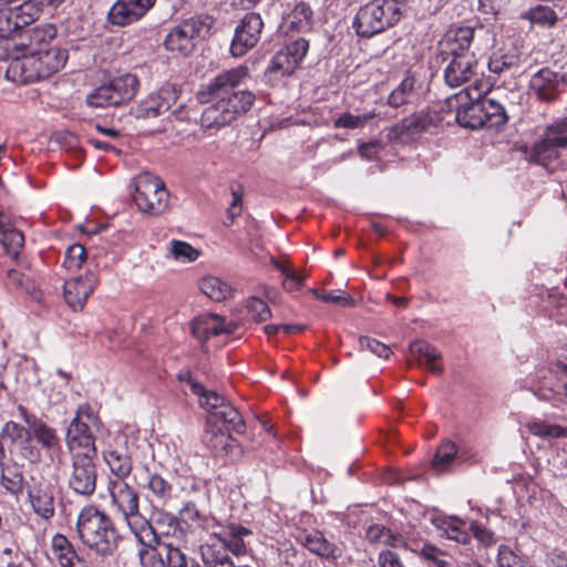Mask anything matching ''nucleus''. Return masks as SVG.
<instances>
[{
  "mask_svg": "<svg viewBox=\"0 0 567 567\" xmlns=\"http://www.w3.org/2000/svg\"><path fill=\"white\" fill-rule=\"evenodd\" d=\"M247 78L248 66L238 65L220 72L198 91L197 99L202 104L212 103L202 114L204 127L226 126L252 107L256 100L254 92L236 90Z\"/></svg>",
  "mask_w": 567,
  "mask_h": 567,
  "instance_id": "f257e3e1",
  "label": "nucleus"
},
{
  "mask_svg": "<svg viewBox=\"0 0 567 567\" xmlns=\"http://www.w3.org/2000/svg\"><path fill=\"white\" fill-rule=\"evenodd\" d=\"M76 534L85 547L101 557L112 556L121 539L111 517L94 505H86L80 511Z\"/></svg>",
  "mask_w": 567,
  "mask_h": 567,
  "instance_id": "f03ea898",
  "label": "nucleus"
},
{
  "mask_svg": "<svg viewBox=\"0 0 567 567\" xmlns=\"http://www.w3.org/2000/svg\"><path fill=\"white\" fill-rule=\"evenodd\" d=\"M68 54L60 48L30 51L11 61L7 78L19 83H31L47 79L61 70Z\"/></svg>",
  "mask_w": 567,
  "mask_h": 567,
  "instance_id": "7ed1b4c3",
  "label": "nucleus"
},
{
  "mask_svg": "<svg viewBox=\"0 0 567 567\" xmlns=\"http://www.w3.org/2000/svg\"><path fill=\"white\" fill-rule=\"evenodd\" d=\"M181 381H185L192 393L197 396L200 408L209 412L207 422L221 421L228 431L244 433L245 421L237 409L227 402L224 396L215 391L207 390L200 382L196 381L189 372L179 373Z\"/></svg>",
  "mask_w": 567,
  "mask_h": 567,
  "instance_id": "20e7f679",
  "label": "nucleus"
},
{
  "mask_svg": "<svg viewBox=\"0 0 567 567\" xmlns=\"http://www.w3.org/2000/svg\"><path fill=\"white\" fill-rule=\"evenodd\" d=\"M214 22L213 17L208 14H199L181 21L172 27L165 35V49L188 55L196 48L198 40L210 33Z\"/></svg>",
  "mask_w": 567,
  "mask_h": 567,
  "instance_id": "39448f33",
  "label": "nucleus"
},
{
  "mask_svg": "<svg viewBox=\"0 0 567 567\" xmlns=\"http://www.w3.org/2000/svg\"><path fill=\"white\" fill-rule=\"evenodd\" d=\"M401 11L395 1H373L361 7L353 20V28L358 35L370 38L395 24Z\"/></svg>",
  "mask_w": 567,
  "mask_h": 567,
  "instance_id": "423d86ee",
  "label": "nucleus"
},
{
  "mask_svg": "<svg viewBox=\"0 0 567 567\" xmlns=\"http://www.w3.org/2000/svg\"><path fill=\"white\" fill-rule=\"evenodd\" d=\"M140 89V81L132 73H124L100 85L86 96L91 107L117 106L131 101Z\"/></svg>",
  "mask_w": 567,
  "mask_h": 567,
  "instance_id": "0eeeda50",
  "label": "nucleus"
},
{
  "mask_svg": "<svg viewBox=\"0 0 567 567\" xmlns=\"http://www.w3.org/2000/svg\"><path fill=\"white\" fill-rule=\"evenodd\" d=\"M133 200L141 212L158 216L168 207L169 193L161 178L144 173L135 179Z\"/></svg>",
  "mask_w": 567,
  "mask_h": 567,
  "instance_id": "6e6552de",
  "label": "nucleus"
},
{
  "mask_svg": "<svg viewBox=\"0 0 567 567\" xmlns=\"http://www.w3.org/2000/svg\"><path fill=\"white\" fill-rule=\"evenodd\" d=\"M25 491L33 512L41 518L50 520L55 514L58 480L42 474L32 475L25 483Z\"/></svg>",
  "mask_w": 567,
  "mask_h": 567,
  "instance_id": "1a4fd4ad",
  "label": "nucleus"
},
{
  "mask_svg": "<svg viewBox=\"0 0 567 567\" xmlns=\"http://www.w3.org/2000/svg\"><path fill=\"white\" fill-rule=\"evenodd\" d=\"M308 49L309 43L303 38L288 43L272 56L265 71V76L268 81H277L280 78L293 74L306 56Z\"/></svg>",
  "mask_w": 567,
  "mask_h": 567,
  "instance_id": "9d476101",
  "label": "nucleus"
},
{
  "mask_svg": "<svg viewBox=\"0 0 567 567\" xmlns=\"http://www.w3.org/2000/svg\"><path fill=\"white\" fill-rule=\"evenodd\" d=\"M487 90L488 87L486 85L476 82L473 86H468L457 94L458 100H462L463 96L468 100L467 103H463L457 109L455 115L461 126L472 130L485 127L481 97Z\"/></svg>",
  "mask_w": 567,
  "mask_h": 567,
  "instance_id": "9b49d317",
  "label": "nucleus"
},
{
  "mask_svg": "<svg viewBox=\"0 0 567 567\" xmlns=\"http://www.w3.org/2000/svg\"><path fill=\"white\" fill-rule=\"evenodd\" d=\"M95 458H72L66 472L69 488L80 496H91L96 489L97 466Z\"/></svg>",
  "mask_w": 567,
  "mask_h": 567,
  "instance_id": "f8f14e48",
  "label": "nucleus"
},
{
  "mask_svg": "<svg viewBox=\"0 0 567 567\" xmlns=\"http://www.w3.org/2000/svg\"><path fill=\"white\" fill-rule=\"evenodd\" d=\"M480 63L473 52H463L454 56H450V61L444 70L445 83L451 87L461 86L472 80L475 83L480 74Z\"/></svg>",
  "mask_w": 567,
  "mask_h": 567,
  "instance_id": "ddd939ff",
  "label": "nucleus"
},
{
  "mask_svg": "<svg viewBox=\"0 0 567 567\" xmlns=\"http://www.w3.org/2000/svg\"><path fill=\"white\" fill-rule=\"evenodd\" d=\"M264 21L260 14L247 13L237 25L230 44V52L234 56H243L252 49L259 41Z\"/></svg>",
  "mask_w": 567,
  "mask_h": 567,
  "instance_id": "4468645a",
  "label": "nucleus"
},
{
  "mask_svg": "<svg viewBox=\"0 0 567 567\" xmlns=\"http://www.w3.org/2000/svg\"><path fill=\"white\" fill-rule=\"evenodd\" d=\"M38 9L29 1L16 7H0V38L13 37L23 27L38 19Z\"/></svg>",
  "mask_w": 567,
  "mask_h": 567,
  "instance_id": "2eb2a0df",
  "label": "nucleus"
},
{
  "mask_svg": "<svg viewBox=\"0 0 567 567\" xmlns=\"http://www.w3.org/2000/svg\"><path fill=\"white\" fill-rule=\"evenodd\" d=\"M156 3V0H116L107 12V22L126 27L140 21Z\"/></svg>",
  "mask_w": 567,
  "mask_h": 567,
  "instance_id": "dca6fc26",
  "label": "nucleus"
},
{
  "mask_svg": "<svg viewBox=\"0 0 567 567\" xmlns=\"http://www.w3.org/2000/svg\"><path fill=\"white\" fill-rule=\"evenodd\" d=\"M203 442L216 456H226L230 461L239 458L243 454L237 440L213 422H207Z\"/></svg>",
  "mask_w": 567,
  "mask_h": 567,
  "instance_id": "f3484780",
  "label": "nucleus"
},
{
  "mask_svg": "<svg viewBox=\"0 0 567 567\" xmlns=\"http://www.w3.org/2000/svg\"><path fill=\"white\" fill-rule=\"evenodd\" d=\"M475 38L491 39V33L484 27H456L449 30L442 42V47L446 55L454 56L463 52H470V45Z\"/></svg>",
  "mask_w": 567,
  "mask_h": 567,
  "instance_id": "a211bd4d",
  "label": "nucleus"
},
{
  "mask_svg": "<svg viewBox=\"0 0 567 567\" xmlns=\"http://www.w3.org/2000/svg\"><path fill=\"white\" fill-rule=\"evenodd\" d=\"M252 532L239 524L230 523L218 534H215L216 542L205 544L206 546H223L226 553L239 557L248 553V544Z\"/></svg>",
  "mask_w": 567,
  "mask_h": 567,
  "instance_id": "6ab92c4d",
  "label": "nucleus"
},
{
  "mask_svg": "<svg viewBox=\"0 0 567 567\" xmlns=\"http://www.w3.org/2000/svg\"><path fill=\"white\" fill-rule=\"evenodd\" d=\"M107 491L111 496L112 505L124 517L137 514L140 511L138 492L131 486L126 480L110 478Z\"/></svg>",
  "mask_w": 567,
  "mask_h": 567,
  "instance_id": "aec40b11",
  "label": "nucleus"
},
{
  "mask_svg": "<svg viewBox=\"0 0 567 567\" xmlns=\"http://www.w3.org/2000/svg\"><path fill=\"white\" fill-rule=\"evenodd\" d=\"M96 285L97 278L92 271H86L84 275L66 280L63 286L65 302L74 311L82 310Z\"/></svg>",
  "mask_w": 567,
  "mask_h": 567,
  "instance_id": "412c9836",
  "label": "nucleus"
},
{
  "mask_svg": "<svg viewBox=\"0 0 567 567\" xmlns=\"http://www.w3.org/2000/svg\"><path fill=\"white\" fill-rule=\"evenodd\" d=\"M238 324L234 321H226L225 318L215 313H203L192 322V334L199 341L206 342L212 337L220 334H233Z\"/></svg>",
  "mask_w": 567,
  "mask_h": 567,
  "instance_id": "4be33fe9",
  "label": "nucleus"
},
{
  "mask_svg": "<svg viewBox=\"0 0 567 567\" xmlns=\"http://www.w3.org/2000/svg\"><path fill=\"white\" fill-rule=\"evenodd\" d=\"M56 37V28L53 24H44L34 27L25 33L20 34L19 41L14 47L22 51V53H30V51L47 50L45 45L49 44Z\"/></svg>",
  "mask_w": 567,
  "mask_h": 567,
  "instance_id": "5701e85b",
  "label": "nucleus"
},
{
  "mask_svg": "<svg viewBox=\"0 0 567 567\" xmlns=\"http://www.w3.org/2000/svg\"><path fill=\"white\" fill-rule=\"evenodd\" d=\"M526 159L542 166H548L561 156V150L545 131L530 147L525 148Z\"/></svg>",
  "mask_w": 567,
  "mask_h": 567,
  "instance_id": "b1692460",
  "label": "nucleus"
},
{
  "mask_svg": "<svg viewBox=\"0 0 567 567\" xmlns=\"http://www.w3.org/2000/svg\"><path fill=\"white\" fill-rule=\"evenodd\" d=\"M300 542L308 550L327 560H337L343 555L341 546L329 542L319 532L306 534Z\"/></svg>",
  "mask_w": 567,
  "mask_h": 567,
  "instance_id": "393cba45",
  "label": "nucleus"
},
{
  "mask_svg": "<svg viewBox=\"0 0 567 567\" xmlns=\"http://www.w3.org/2000/svg\"><path fill=\"white\" fill-rule=\"evenodd\" d=\"M136 540L142 546L161 545V538L152 523H150L140 511L137 514L128 515L123 518Z\"/></svg>",
  "mask_w": 567,
  "mask_h": 567,
  "instance_id": "a878e982",
  "label": "nucleus"
},
{
  "mask_svg": "<svg viewBox=\"0 0 567 567\" xmlns=\"http://www.w3.org/2000/svg\"><path fill=\"white\" fill-rule=\"evenodd\" d=\"M559 85V74L548 68L536 72L530 81V90L542 100L549 101L556 95Z\"/></svg>",
  "mask_w": 567,
  "mask_h": 567,
  "instance_id": "bb28decb",
  "label": "nucleus"
},
{
  "mask_svg": "<svg viewBox=\"0 0 567 567\" xmlns=\"http://www.w3.org/2000/svg\"><path fill=\"white\" fill-rule=\"evenodd\" d=\"M0 243L6 254L16 259L24 245L23 234L16 229L10 218L0 210Z\"/></svg>",
  "mask_w": 567,
  "mask_h": 567,
  "instance_id": "cd10ccee",
  "label": "nucleus"
},
{
  "mask_svg": "<svg viewBox=\"0 0 567 567\" xmlns=\"http://www.w3.org/2000/svg\"><path fill=\"white\" fill-rule=\"evenodd\" d=\"M146 488L152 503L167 506L176 497L175 488L169 481L158 473L148 476Z\"/></svg>",
  "mask_w": 567,
  "mask_h": 567,
  "instance_id": "c85d7f7f",
  "label": "nucleus"
},
{
  "mask_svg": "<svg viewBox=\"0 0 567 567\" xmlns=\"http://www.w3.org/2000/svg\"><path fill=\"white\" fill-rule=\"evenodd\" d=\"M410 352L420 365H425L432 373L440 375L443 372V365L439 362L441 352L434 346L416 340L410 344Z\"/></svg>",
  "mask_w": 567,
  "mask_h": 567,
  "instance_id": "c756f323",
  "label": "nucleus"
},
{
  "mask_svg": "<svg viewBox=\"0 0 567 567\" xmlns=\"http://www.w3.org/2000/svg\"><path fill=\"white\" fill-rule=\"evenodd\" d=\"M431 520L449 539L464 545L470 543L471 535L463 528L465 525L463 520L455 517L447 518L442 516H434Z\"/></svg>",
  "mask_w": 567,
  "mask_h": 567,
  "instance_id": "7c9ffc66",
  "label": "nucleus"
},
{
  "mask_svg": "<svg viewBox=\"0 0 567 567\" xmlns=\"http://www.w3.org/2000/svg\"><path fill=\"white\" fill-rule=\"evenodd\" d=\"M417 94L416 78L408 73L400 84L390 93L388 104L392 107H399L411 103Z\"/></svg>",
  "mask_w": 567,
  "mask_h": 567,
  "instance_id": "2f4dec72",
  "label": "nucleus"
},
{
  "mask_svg": "<svg viewBox=\"0 0 567 567\" xmlns=\"http://www.w3.org/2000/svg\"><path fill=\"white\" fill-rule=\"evenodd\" d=\"M51 550L61 567H74L78 554L72 543L64 535L58 533L52 537Z\"/></svg>",
  "mask_w": 567,
  "mask_h": 567,
  "instance_id": "473e14b6",
  "label": "nucleus"
},
{
  "mask_svg": "<svg viewBox=\"0 0 567 567\" xmlns=\"http://www.w3.org/2000/svg\"><path fill=\"white\" fill-rule=\"evenodd\" d=\"M104 461L109 465L113 478L126 480L132 472V460L123 450H107L104 452Z\"/></svg>",
  "mask_w": 567,
  "mask_h": 567,
  "instance_id": "72a5a7b5",
  "label": "nucleus"
},
{
  "mask_svg": "<svg viewBox=\"0 0 567 567\" xmlns=\"http://www.w3.org/2000/svg\"><path fill=\"white\" fill-rule=\"evenodd\" d=\"M0 485L13 496L20 495L25 488L22 472L16 465L4 464V460L0 465Z\"/></svg>",
  "mask_w": 567,
  "mask_h": 567,
  "instance_id": "f704fd0d",
  "label": "nucleus"
},
{
  "mask_svg": "<svg viewBox=\"0 0 567 567\" xmlns=\"http://www.w3.org/2000/svg\"><path fill=\"white\" fill-rule=\"evenodd\" d=\"M169 107V102L162 94H152L136 106L134 114L137 118H153L164 114Z\"/></svg>",
  "mask_w": 567,
  "mask_h": 567,
  "instance_id": "c9c22d12",
  "label": "nucleus"
},
{
  "mask_svg": "<svg viewBox=\"0 0 567 567\" xmlns=\"http://www.w3.org/2000/svg\"><path fill=\"white\" fill-rule=\"evenodd\" d=\"M483 117L485 127L498 128L503 126L507 120V113L505 107L494 99L481 97Z\"/></svg>",
  "mask_w": 567,
  "mask_h": 567,
  "instance_id": "e433bc0d",
  "label": "nucleus"
},
{
  "mask_svg": "<svg viewBox=\"0 0 567 567\" xmlns=\"http://www.w3.org/2000/svg\"><path fill=\"white\" fill-rule=\"evenodd\" d=\"M313 11L310 6L303 1L298 2L288 13L286 21L290 30L308 31L312 25Z\"/></svg>",
  "mask_w": 567,
  "mask_h": 567,
  "instance_id": "4c0bfd02",
  "label": "nucleus"
},
{
  "mask_svg": "<svg viewBox=\"0 0 567 567\" xmlns=\"http://www.w3.org/2000/svg\"><path fill=\"white\" fill-rule=\"evenodd\" d=\"M66 445L71 454V458H95L96 447L93 435L69 436Z\"/></svg>",
  "mask_w": 567,
  "mask_h": 567,
  "instance_id": "58836bf2",
  "label": "nucleus"
},
{
  "mask_svg": "<svg viewBox=\"0 0 567 567\" xmlns=\"http://www.w3.org/2000/svg\"><path fill=\"white\" fill-rule=\"evenodd\" d=\"M522 19L540 28H553L558 21V16L550 7L537 4L524 12Z\"/></svg>",
  "mask_w": 567,
  "mask_h": 567,
  "instance_id": "ea45409f",
  "label": "nucleus"
},
{
  "mask_svg": "<svg viewBox=\"0 0 567 567\" xmlns=\"http://www.w3.org/2000/svg\"><path fill=\"white\" fill-rule=\"evenodd\" d=\"M200 555L205 567H238L223 546L202 545Z\"/></svg>",
  "mask_w": 567,
  "mask_h": 567,
  "instance_id": "a19ab883",
  "label": "nucleus"
},
{
  "mask_svg": "<svg viewBox=\"0 0 567 567\" xmlns=\"http://www.w3.org/2000/svg\"><path fill=\"white\" fill-rule=\"evenodd\" d=\"M365 538L371 544H383L393 548L404 545L402 536L393 534L383 525H372L367 529Z\"/></svg>",
  "mask_w": 567,
  "mask_h": 567,
  "instance_id": "79ce46f5",
  "label": "nucleus"
},
{
  "mask_svg": "<svg viewBox=\"0 0 567 567\" xmlns=\"http://www.w3.org/2000/svg\"><path fill=\"white\" fill-rule=\"evenodd\" d=\"M200 290L212 300L221 301L231 293L230 286L218 277L207 276L200 280Z\"/></svg>",
  "mask_w": 567,
  "mask_h": 567,
  "instance_id": "37998d69",
  "label": "nucleus"
},
{
  "mask_svg": "<svg viewBox=\"0 0 567 567\" xmlns=\"http://www.w3.org/2000/svg\"><path fill=\"white\" fill-rule=\"evenodd\" d=\"M518 62L519 58L515 52H504L503 50H497L491 54L487 62V68L492 73L502 74L505 71L516 68Z\"/></svg>",
  "mask_w": 567,
  "mask_h": 567,
  "instance_id": "c03bdc74",
  "label": "nucleus"
},
{
  "mask_svg": "<svg viewBox=\"0 0 567 567\" xmlns=\"http://www.w3.org/2000/svg\"><path fill=\"white\" fill-rule=\"evenodd\" d=\"M31 431L38 443H40L45 450L54 451L60 449V439L56 431L47 423L41 420L39 422H34Z\"/></svg>",
  "mask_w": 567,
  "mask_h": 567,
  "instance_id": "a18cd8bd",
  "label": "nucleus"
},
{
  "mask_svg": "<svg viewBox=\"0 0 567 567\" xmlns=\"http://www.w3.org/2000/svg\"><path fill=\"white\" fill-rule=\"evenodd\" d=\"M168 252L176 261L179 262H193L200 255L199 250L190 244L177 239L169 241Z\"/></svg>",
  "mask_w": 567,
  "mask_h": 567,
  "instance_id": "49530a36",
  "label": "nucleus"
},
{
  "mask_svg": "<svg viewBox=\"0 0 567 567\" xmlns=\"http://www.w3.org/2000/svg\"><path fill=\"white\" fill-rule=\"evenodd\" d=\"M86 249L81 244H73L68 247L64 254L62 266L70 272H76L86 261Z\"/></svg>",
  "mask_w": 567,
  "mask_h": 567,
  "instance_id": "de8ad7c7",
  "label": "nucleus"
},
{
  "mask_svg": "<svg viewBox=\"0 0 567 567\" xmlns=\"http://www.w3.org/2000/svg\"><path fill=\"white\" fill-rule=\"evenodd\" d=\"M161 546L165 549L166 567H197L194 564H190L193 560L172 542H161Z\"/></svg>",
  "mask_w": 567,
  "mask_h": 567,
  "instance_id": "09e8293b",
  "label": "nucleus"
},
{
  "mask_svg": "<svg viewBox=\"0 0 567 567\" xmlns=\"http://www.w3.org/2000/svg\"><path fill=\"white\" fill-rule=\"evenodd\" d=\"M375 117V112H365L363 114L354 115L349 112L342 113L333 121L336 128H359L363 127L370 120Z\"/></svg>",
  "mask_w": 567,
  "mask_h": 567,
  "instance_id": "8fccbe9b",
  "label": "nucleus"
},
{
  "mask_svg": "<svg viewBox=\"0 0 567 567\" xmlns=\"http://www.w3.org/2000/svg\"><path fill=\"white\" fill-rule=\"evenodd\" d=\"M528 430L539 437H567V426L549 424L544 421H532L527 425Z\"/></svg>",
  "mask_w": 567,
  "mask_h": 567,
  "instance_id": "3c124183",
  "label": "nucleus"
},
{
  "mask_svg": "<svg viewBox=\"0 0 567 567\" xmlns=\"http://www.w3.org/2000/svg\"><path fill=\"white\" fill-rule=\"evenodd\" d=\"M544 131L561 151H567V117L556 118Z\"/></svg>",
  "mask_w": 567,
  "mask_h": 567,
  "instance_id": "603ef678",
  "label": "nucleus"
},
{
  "mask_svg": "<svg viewBox=\"0 0 567 567\" xmlns=\"http://www.w3.org/2000/svg\"><path fill=\"white\" fill-rule=\"evenodd\" d=\"M181 519L192 528H204L207 517L194 502H187L178 512Z\"/></svg>",
  "mask_w": 567,
  "mask_h": 567,
  "instance_id": "864d4df0",
  "label": "nucleus"
},
{
  "mask_svg": "<svg viewBox=\"0 0 567 567\" xmlns=\"http://www.w3.org/2000/svg\"><path fill=\"white\" fill-rule=\"evenodd\" d=\"M457 455V449L454 443L446 441L442 443L434 455L433 466L439 471H444Z\"/></svg>",
  "mask_w": 567,
  "mask_h": 567,
  "instance_id": "5fc2aeb1",
  "label": "nucleus"
},
{
  "mask_svg": "<svg viewBox=\"0 0 567 567\" xmlns=\"http://www.w3.org/2000/svg\"><path fill=\"white\" fill-rule=\"evenodd\" d=\"M158 545L142 546L137 556L141 567H166L165 559L157 549Z\"/></svg>",
  "mask_w": 567,
  "mask_h": 567,
  "instance_id": "6e6d98bb",
  "label": "nucleus"
},
{
  "mask_svg": "<svg viewBox=\"0 0 567 567\" xmlns=\"http://www.w3.org/2000/svg\"><path fill=\"white\" fill-rule=\"evenodd\" d=\"M246 309L249 317L256 322H264L271 318V310L268 305L257 297L247 299Z\"/></svg>",
  "mask_w": 567,
  "mask_h": 567,
  "instance_id": "4d7b16f0",
  "label": "nucleus"
},
{
  "mask_svg": "<svg viewBox=\"0 0 567 567\" xmlns=\"http://www.w3.org/2000/svg\"><path fill=\"white\" fill-rule=\"evenodd\" d=\"M420 556L426 560L431 567H447L446 554L431 544H424L420 550Z\"/></svg>",
  "mask_w": 567,
  "mask_h": 567,
  "instance_id": "13d9d810",
  "label": "nucleus"
},
{
  "mask_svg": "<svg viewBox=\"0 0 567 567\" xmlns=\"http://www.w3.org/2000/svg\"><path fill=\"white\" fill-rule=\"evenodd\" d=\"M359 346L360 349L369 350L379 358L388 359L392 353L391 349L386 344L370 337H361L359 339Z\"/></svg>",
  "mask_w": 567,
  "mask_h": 567,
  "instance_id": "bf43d9fd",
  "label": "nucleus"
},
{
  "mask_svg": "<svg viewBox=\"0 0 567 567\" xmlns=\"http://www.w3.org/2000/svg\"><path fill=\"white\" fill-rule=\"evenodd\" d=\"M520 564H523L522 558L508 545L502 544L498 546V567H518Z\"/></svg>",
  "mask_w": 567,
  "mask_h": 567,
  "instance_id": "052dcab7",
  "label": "nucleus"
},
{
  "mask_svg": "<svg viewBox=\"0 0 567 567\" xmlns=\"http://www.w3.org/2000/svg\"><path fill=\"white\" fill-rule=\"evenodd\" d=\"M154 527L157 534L168 535L171 530H175L177 528L178 522L177 518L164 511H161L156 514V518L154 520Z\"/></svg>",
  "mask_w": 567,
  "mask_h": 567,
  "instance_id": "680f3d73",
  "label": "nucleus"
},
{
  "mask_svg": "<svg viewBox=\"0 0 567 567\" xmlns=\"http://www.w3.org/2000/svg\"><path fill=\"white\" fill-rule=\"evenodd\" d=\"M243 189L240 186L237 188L231 187V196L233 200L228 207L227 214L228 218L234 221L236 217H238L241 214L243 209Z\"/></svg>",
  "mask_w": 567,
  "mask_h": 567,
  "instance_id": "e2e57ef3",
  "label": "nucleus"
},
{
  "mask_svg": "<svg viewBox=\"0 0 567 567\" xmlns=\"http://www.w3.org/2000/svg\"><path fill=\"white\" fill-rule=\"evenodd\" d=\"M2 434L14 442L24 439L28 435V431L21 424L8 421L2 427Z\"/></svg>",
  "mask_w": 567,
  "mask_h": 567,
  "instance_id": "0e129e2a",
  "label": "nucleus"
},
{
  "mask_svg": "<svg viewBox=\"0 0 567 567\" xmlns=\"http://www.w3.org/2000/svg\"><path fill=\"white\" fill-rule=\"evenodd\" d=\"M411 121H406V117L403 118L400 123H396L392 127L389 128L388 137L391 141H404L405 138H410L409 136V125H411Z\"/></svg>",
  "mask_w": 567,
  "mask_h": 567,
  "instance_id": "69168bd1",
  "label": "nucleus"
},
{
  "mask_svg": "<svg viewBox=\"0 0 567 567\" xmlns=\"http://www.w3.org/2000/svg\"><path fill=\"white\" fill-rule=\"evenodd\" d=\"M320 300L328 303H336L343 307H353L354 300L351 296L340 292H323V295H320Z\"/></svg>",
  "mask_w": 567,
  "mask_h": 567,
  "instance_id": "338daca9",
  "label": "nucleus"
},
{
  "mask_svg": "<svg viewBox=\"0 0 567 567\" xmlns=\"http://www.w3.org/2000/svg\"><path fill=\"white\" fill-rule=\"evenodd\" d=\"M378 564L380 567H404L400 556L391 549L380 551Z\"/></svg>",
  "mask_w": 567,
  "mask_h": 567,
  "instance_id": "774afa93",
  "label": "nucleus"
}]
</instances>
